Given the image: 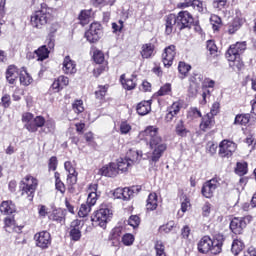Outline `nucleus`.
Masks as SVG:
<instances>
[{"label": "nucleus", "mask_w": 256, "mask_h": 256, "mask_svg": "<svg viewBox=\"0 0 256 256\" xmlns=\"http://www.w3.org/2000/svg\"><path fill=\"white\" fill-rule=\"evenodd\" d=\"M139 139L146 141L150 149H153L151 156L153 163H157L163 157V153L167 151V144L159 136V128L157 126H147L139 133Z\"/></svg>", "instance_id": "nucleus-1"}, {"label": "nucleus", "mask_w": 256, "mask_h": 256, "mask_svg": "<svg viewBox=\"0 0 256 256\" xmlns=\"http://www.w3.org/2000/svg\"><path fill=\"white\" fill-rule=\"evenodd\" d=\"M93 59H94V62L97 63V65H103V64L107 63V61L105 60V54L101 50L94 51Z\"/></svg>", "instance_id": "nucleus-52"}, {"label": "nucleus", "mask_w": 256, "mask_h": 256, "mask_svg": "<svg viewBox=\"0 0 256 256\" xmlns=\"http://www.w3.org/2000/svg\"><path fill=\"white\" fill-rule=\"evenodd\" d=\"M62 71L64 75H75L77 73V63L71 59V56L64 57Z\"/></svg>", "instance_id": "nucleus-23"}, {"label": "nucleus", "mask_w": 256, "mask_h": 256, "mask_svg": "<svg viewBox=\"0 0 256 256\" xmlns=\"http://www.w3.org/2000/svg\"><path fill=\"white\" fill-rule=\"evenodd\" d=\"M126 158L132 162V165H134V163H137L139 160V152L130 149L126 154Z\"/></svg>", "instance_id": "nucleus-62"}, {"label": "nucleus", "mask_w": 256, "mask_h": 256, "mask_svg": "<svg viewBox=\"0 0 256 256\" xmlns=\"http://www.w3.org/2000/svg\"><path fill=\"white\" fill-rule=\"evenodd\" d=\"M78 172H68L66 183L67 185H77Z\"/></svg>", "instance_id": "nucleus-61"}, {"label": "nucleus", "mask_w": 256, "mask_h": 256, "mask_svg": "<svg viewBox=\"0 0 256 256\" xmlns=\"http://www.w3.org/2000/svg\"><path fill=\"white\" fill-rule=\"evenodd\" d=\"M53 19V8L47 3L40 4V8L30 15V25L33 29H44Z\"/></svg>", "instance_id": "nucleus-3"}, {"label": "nucleus", "mask_w": 256, "mask_h": 256, "mask_svg": "<svg viewBox=\"0 0 256 256\" xmlns=\"http://www.w3.org/2000/svg\"><path fill=\"white\" fill-rule=\"evenodd\" d=\"M51 51H53V49H50L46 44L38 47V49L34 51V55H36L37 61H45V59H49Z\"/></svg>", "instance_id": "nucleus-34"}, {"label": "nucleus", "mask_w": 256, "mask_h": 256, "mask_svg": "<svg viewBox=\"0 0 256 256\" xmlns=\"http://www.w3.org/2000/svg\"><path fill=\"white\" fill-rule=\"evenodd\" d=\"M60 29L61 24H59V22H53L47 28L48 34L45 43L50 49H55V35H57Z\"/></svg>", "instance_id": "nucleus-18"}, {"label": "nucleus", "mask_w": 256, "mask_h": 256, "mask_svg": "<svg viewBox=\"0 0 256 256\" xmlns=\"http://www.w3.org/2000/svg\"><path fill=\"white\" fill-rule=\"evenodd\" d=\"M234 173L238 175V177H245V175L249 173V164L246 161L237 162Z\"/></svg>", "instance_id": "nucleus-40"}, {"label": "nucleus", "mask_w": 256, "mask_h": 256, "mask_svg": "<svg viewBox=\"0 0 256 256\" xmlns=\"http://www.w3.org/2000/svg\"><path fill=\"white\" fill-rule=\"evenodd\" d=\"M189 81L190 86L188 88V95L189 97H197V93H199V84L195 82V76H191Z\"/></svg>", "instance_id": "nucleus-49"}, {"label": "nucleus", "mask_w": 256, "mask_h": 256, "mask_svg": "<svg viewBox=\"0 0 256 256\" xmlns=\"http://www.w3.org/2000/svg\"><path fill=\"white\" fill-rule=\"evenodd\" d=\"M109 87V84L98 85L97 90L94 92L95 99H97V101H100V103H105V97H107Z\"/></svg>", "instance_id": "nucleus-36"}, {"label": "nucleus", "mask_w": 256, "mask_h": 256, "mask_svg": "<svg viewBox=\"0 0 256 256\" xmlns=\"http://www.w3.org/2000/svg\"><path fill=\"white\" fill-rule=\"evenodd\" d=\"M175 57H177V46L175 44H170L162 50L161 61L165 69H171L173 67Z\"/></svg>", "instance_id": "nucleus-13"}, {"label": "nucleus", "mask_w": 256, "mask_h": 256, "mask_svg": "<svg viewBox=\"0 0 256 256\" xmlns=\"http://www.w3.org/2000/svg\"><path fill=\"white\" fill-rule=\"evenodd\" d=\"M54 179L56 191H59L61 195H65V192L67 191V186H65V183L61 180V173H54Z\"/></svg>", "instance_id": "nucleus-43"}, {"label": "nucleus", "mask_w": 256, "mask_h": 256, "mask_svg": "<svg viewBox=\"0 0 256 256\" xmlns=\"http://www.w3.org/2000/svg\"><path fill=\"white\" fill-rule=\"evenodd\" d=\"M65 87H69V77L65 75H60L54 79L53 83L49 88V92L61 93V91H63Z\"/></svg>", "instance_id": "nucleus-17"}, {"label": "nucleus", "mask_w": 256, "mask_h": 256, "mask_svg": "<svg viewBox=\"0 0 256 256\" xmlns=\"http://www.w3.org/2000/svg\"><path fill=\"white\" fill-rule=\"evenodd\" d=\"M99 189V184L97 183H91L88 185V197L86 200V203L90 207H95L97 205V201L99 200L100 195L97 193V190Z\"/></svg>", "instance_id": "nucleus-21"}, {"label": "nucleus", "mask_w": 256, "mask_h": 256, "mask_svg": "<svg viewBox=\"0 0 256 256\" xmlns=\"http://www.w3.org/2000/svg\"><path fill=\"white\" fill-rule=\"evenodd\" d=\"M157 207H159V196H157V193L152 192L148 195L146 209L147 211H155Z\"/></svg>", "instance_id": "nucleus-35"}, {"label": "nucleus", "mask_w": 256, "mask_h": 256, "mask_svg": "<svg viewBox=\"0 0 256 256\" xmlns=\"http://www.w3.org/2000/svg\"><path fill=\"white\" fill-rule=\"evenodd\" d=\"M245 20L242 17L236 16L233 20L227 24V33L228 35H235L237 31L243 27Z\"/></svg>", "instance_id": "nucleus-28"}, {"label": "nucleus", "mask_w": 256, "mask_h": 256, "mask_svg": "<svg viewBox=\"0 0 256 256\" xmlns=\"http://www.w3.org/2000/svg\"><path fill=\"white\" fill-rule=\"evenodd\" d=\"M189 71H191L190 64H187L185 61H180L178 63V72L180 75V79H185L189 75Z\"/></svg>", "instance_id": "nucleus-46"}, {"label": "nucleus", "mask_w": 256, "mask_h": 256, "mask_svg": "<svg viewBox=\"0 0 256 256\" xmlns=\"http://www.w3.org/2000/svg\"><path fill=\"white\" fill-rule=\"evenodd\" d=\"M230 69L234 71L235 73H240L245 69V62L243 61V58L241 56H236V57H229L226 58Z\"/></svg>", "instance_id": "nucleus-27"}, {"label": "nucleus", "mask_w": 256, "mask_h": 256, "mask_svg": "<svg viewBox=\"0 0 256 256\" xmlns=\"http://www.w3.org/2000/svg\"><path fill=\"white\" fill-rule=\"evenodd\" d=\"M208 57L211 59H219L221 57V50L217 46V42L213 39L207 40L205 43Z\"/></svg>", "instance_id": "nucleus-22"}, {"label": "nucleus", "mask_w": 256, "mask_h": 256, "mask_svg": "<svg viewBox=\"0 0 256 256\" xmlns=\"http://www.w3.org/2000/svg\"><path fill=\"white\" fill-rule=\"evenodd\" d=\"M229 0H212V7L217 9V11H223L227 8V3Z\"/></svg>", "instance_id": "nucleus-58"}, {"label": "nucleus", "mask_w": 256, "mask_h": 256, "mask_svg": "<svg viewBox=\"0 0 256 256\" xmlns=\"http://www.w3.org/2000/svg\"><path fill=\"white\" fill-rule=\"evenodd\" d=\"M133 164L130 160H128L126 157L125 158H119L117 160V171H122V173H125L129 171V167H132Z\"/></svg>", "instance_id": "nucleus-44"}, {"label": "nucleus", "mask_w": 256, "mask_h": 256, "mask_svg": "<svg viewBox=\"0 0 256 256\" xmlns=\"http://www.w3.org/2000/svg\"><path fill=\"white\" fill-rule=\"evenodd\" d=\"M92 13H93V10L91 9L80 11L78 15V21H79V24L82 25V27H85V25H89L91 21Z\"/></svg>", "instance_id": "nucleus-39"}, {"label": "nucleus", "mask_w": 256, "mask_h": 256, "mask_svg": "<svg viewBox=\"0 0 256 256\" xmlns=\"http://www.w3.org/2000/svg\"><path fill=\"white\" fill-rule=\"evenodd\" d=\"M177 29L178 31H183L184 29H191L193 23H195V18L187 10H182L176 14Z\"/></svg>", "instance_id": "nucleus-11"}, {"label": "nucleus", "mask_w": 256, "mask_h": 256, "mask_svg": "<svg viewBox=\"0 0 256 256\" xmlns=\"http://www.w3.org/2000/svg\"><path fill=\"white\" fill-rule=\"evenodd\" d=\"M98 173L104 177H116L119 171L117 170V164L111 162L109 165H105L100 168Z\"/></svg>", "instance_id": "nucleus-32"}, {"label": "nucleus", "mask_w": 256, "mask_h": 256, "mask_svg": "<svg viewBox=\"0 0 256 256\" xmlns=\"http://www.w3.org/2000/svg\"><path fill=\"white\" fill-rule=\"evenodd\" d=\"M247 50V42L242 41V42H236L235 44H232L229 46L225 53V57H241L243 53Z\"/></svg>", "instance_id": "nucleus-15"}, {"label": "nucleus", "mask_w": 256, "mask_h": 256, "mask_svg": "<svg viewBox=\"0 0 256 256\" xmlns=\"http://www.w3.org/2000/svg\"><path fill=\"white\" fill-rule=\"evenodd\" d=\"M111 219H113V204L110 202H103L91 216L92 225L101 229H107Z\"/></svg>", "instance_id": "nucleus-4"}, {"label": "nucleus", "mask_w": 256, "mask_h": 256, "mask_svg": "<svg viewBox=\"0 0 256 256\" xmlns=\"http://www.w3.org/2000/svg\"><path fill=\"white\" fill-rule=\"evenodd\" d=\"M213 127H215V117H213L211 114H205L201 117L199 124L200 131L207 133V131H211Z\"/></svg>", "instance_id": "nucleus-25"}, {"label": "nucleus", "mask_w": 256, "mask_h": 256, "mask_svg": "<svg viewBox=\"0 0 256 256\" xmlns=\"http://www.w3.org/2000/svg\"><path fill=\"white\" fill-rule=\"evenodd\" d=\"M156 256H167L165 252V244L161 240H157L154 245Z\"/></svg>", "instance_id": "nucleus-54"}, {"label": "nucleus", "mask_w": 256, "mask_h": 256, "mask_svg": "<svg viewBox=\"0 0 256 256\" xmlns=\"http://www.w3.org/2000/svg\"><path fill=\"white\" fill-rule=\"evenodd\" d=\"M120 84L125 91H133L137 89V75L132 74L131 77L127 78L125 74H121Z\"/></svg>", "instance_id": "nucleus-19"}, {"label": "nucleus", "mask_w": 256, "mask_h": 256, "mask_svg": "<svg viewBox=\"0 0 256 256\" xmlns=\"http://www.w3.org/2000/svg\"><path fill=\"white\" fill-rule=\"evenodd\" d=\"M250 121H251V114L249 113L237 114L234 118L233 125H240L241 127H247Z\"/></svg>", "instance_id": "nucleus-38"}, {"label": "nucleus", "mask_w": 256, "mask_h": 256, "mask_svg": "<svg viewBox=\"0 0 256 256\" xmlns=\"http://www.w3.org/2000/svg\"><path fill=\"white\" fill-rule=\"evenodd\" d=\"M221 176L215 174L213 178L205 181L201 187V195L205 199H213L215 197V191L221 187Z\"/></svg>", "instance_id": "nucleus-7"}, {"label": "nucleus", "mask_w": 256, "mask_h": 256, "mask_svg": "<svg viewBox=\"0 0 256 256\" xmlns=\"http://www.w3.org/2000/svg\"><path fill=\"white\" fill-rule=\"evenodd\" d=\"M84 37L89 43H99L101 37H103V26L101 23H91L89 29L85 32Z\"/></svg>", "instance_id": "nucleus-12"}, {"label": "nucleus", "mask_w": 256, "mask_h": 256, "mask_svg": "<svg viewBox=\"0 0 256 256\" xmlns=\"http://www.w3.org/2000/svg\"><path fill=\"white\" fill-rule=\"evenodd\" d=\"M173 229H177V223H175L174 220H170L158 228V233H160V235H167L171 233Z\"/></svg>", "instance_id": "nucleus-41"}, {"label": "nucleus", "mask_w": 256, "mask_h": 256, "mask_svg": "<svg viewBox=\"0 0 256 256\" xmlns=\"http://www.w3.org/2000/svg\"><path fill=\"white\" fill-rule=\"evenodd\" d=\"M21 76V71L15 65H9L5 72V77L7 83L9 85H15L17 83V79Z\"/></svg>", "instance_id": "nucleus-20"}, {"label": "nucleus", "mask_w": 256, "mask_h": 256, "mask_svg": "<svg viewBox=\"0 0 256 256\" xmlns=\"http://www.w3.org/2000/svg\"><path fill=\"white\" fill-rule=\"evenodd\" d=\"M210 25H212L213 33H220L223 29V19L219 15L211 14Z\"/></svg>", "instance_id": "nucleus-37"}, {"label": "nucleus", "mask_w": 256, "mask_h": 256, "mask_svg": "<svg viewBox=\"0 0 256 256\" xmlns=\"http://www.w3.org/2000/svg\"><path fill=\"white\" fill-rule=\"evenodd\" d=\"M225 243V235L218 233L211 238V236H203L197 243V250L202 255H219L223 251Z\"/></svg>", "instance_id": "nucleus-2"}, {"label": "nucleus", "mask_w": 256, "mask_h": 256, "mask_svg": "<svg viewBox=\"0 0 256 256\" xmlns=\"http://www.w3.org/2000/svg\"><path fill=\"white\" fill-rule=\"evenodd\" d=\"M165 35H171L173 33V29H177V14L170 13L165 16Z\"/></svg>", "instance_id": "nucleus-26"}, {"label": "nucleus", "mask_w": 256, "mask_h": 256, "mask_svg": "<svg viewBox=\"0 0 256 256\" xmlns=\"http://www.w3.org/2000/svg\"><path fill=\"white\" fill-rule=\"evenodd\" d=\"M22 123L29 133H37L41 127H45V117H35L33 113L25 112L22 114Z\"/></svg>", "instance_id": "nucleus-6"}, {"label": "nucleus", "mask_w": 256, "mask_h": 256, "mask_svg": "<svg viewBox=\"0 0 256 256\" xmlns=\"http://www.w3.org/2000/svg\"><path fill=\"white\" fill-rule=\"evenodd\" d=\"M0 212L2 215H16L17 205L11 200H4L0 204Z\"/></svg>", "instance_id": "nucleus-29"}, {"label": "nucleus", "mask_w": 256, "mask_h": 256, "mask_svg": "<svg viewBox=\"0 0 256 256\" xmlns=\"http://www.w3.org/2000/svg\"><path fill=\"white\" fill-rule=\"evenodd\" d=\"M175 133L178 137H187L190 131L185 126V122L183 120H179V122L175 126Z\"/></svg>", "instance_id": "nucleus-45"}, {"label": "nucleus", "mask_w": 256, "mask_h": 256, "mask_svg": "<svg viewBox=\"0 0 256 256\" xmlns=\"http://www.w3.org/2000/svg\"><path fill=\"white\" fill-rule=\"evenodd\" d=\"M173 93L171 83H166L160 87V89L154 94V97H165Z\"/></svg>", "instance_id": "nucleus-48"}, {"label": "nucleus", "mask_w": 256, "mask_h": 256, "mask_svg": "<svg viewBox=\"0 0 256 256\" xmlns=\"http://www.w3.org/2000/svg\"><path fill=\"white\" fill-rule=\"evenodd\" d=\"M92 208L93 206H90L88 203L81 204L80 209L78 211V217L82 219L87 217L89 213H91Z\"/></svg>", "instance_id": "nucleus-51"}, {"label": "nucleus", "mask_w": 256, "mask_h": 256, "mask_svg": "<svg viewBox=\"0 0 256 256\" xmlns=\"http://www.w3.org/2000/svg\"><path fill=\"white\" fill-rule=\"evenodd\" d=\"M49 219L55 223L63 224L67 219V210L61 208L55 209L50 214Z\"/></svg>", "instance_id": "nucleus-31"}, {"label": "nucleus", "mask_w": 256, "mask_h": 256, "mask_svg": "<svg viewBox=\"0 0 256 256\" xmlns=\"http://www.w3.org/2000/svg\"><path fill=\"white\" fill-rule=\"evenodd\" d=\"M245 249V242H243V240L241 239H234L232 242V246H231V251L233 253V255L237 256L240 253H242Z\"/></svg>", "instance_id": "nucleus-42"}, {"label": "nucleus", "mask_w": 256, "mask_h": 256, "mask_svg": "<svg viewBox=\"0 0 256 256\" xmlns=\"http://www.w3.org/2000/svg\"><path fill=\"white\" fill-rule=\"evenodd\" d=\"M122 243L126 247H130L133 243H135V236L131 233H126L122 236Z\"/></svg>", "instance_id": "nucleus-59"}, {"label": "nucleus", "mask_w": 256, "mask_h": 256, "mask_svg": "<svg viewBox=\"0 0 256 256\" xmlns=\"http://www.w3.org/2000/svg\"><path fill=\"white\" fill-rule=\"evenodd\" d=\"M155 55H157V40L141 45L140 56L142 59H153Z\"/></svg>", "instance_id": "nucleus-16"}, {"label": "nucleus", "mask_w": 256, "mask_h": 256, "mask_svg": "<svg viewBox=\"0 0 256 256\" xmlns=\"http://www.w3.org/2000/svg\"><path fill=\"white\" fill-rule=\"evenodd\" d=\"M93 7H98V9H103V7H113L117 0H91Z\"/></svg>", "instance_id": "nucleus-50"}, {"label": "nucleus", "mask_w": 256, "mask_h": 256, "mask_svg": "<svg viewBox=\"0 0 256 256\" xmlns=\"http://www.w3.org/2000/svg\"><path fill=\"white\" fill-rule=\"evenodd\" d=\"M121 235H123L121 227H115L111 230L109 239L110 241H119V239H121Z\"/></svg>", "instance_id": "nucleus-55"}, {"label": "nucleus", "mask_w": 256, "mask_h": 256, "mask_svg": "<svg viewBox=\"0 0 256 256\" xmlns=\"http://www.w3.org/2000/svg\"><path fill=\"white\" fill-rule=\"evenodd\" d=\"M59 165V160L57 156H52L48 160V171H57V166Z\"/></svg>", "instance_id": "nucleus-63"}, {"label": "nucleus", "mask_w": 256, "mask_h": 256, "mask_svg": "<svg viewBox=\"0 0 256 256\" xmlns=\"http://www.w3.org/2000/svg\"><path fill=\"white\" fill-rule=\"evenodd\" d=\"M218 155L221 159H231L237 151V143L233 140L223 139L218 145Z\"/></svg>", "instance_id": "nucleus-10"}, {"label": "nucleus", "mask_w": 256, "mask_h": 256, "mask_svg": "<svg viewBox=\"0 0 256 256\" xmlns=\"http://www.w3.org/2000/svg\"><path fill=\"white\" fill-rule=\"evenodd\" d=\"M189 209H191V199L187 196H183L180 211H182V213H187Z\"/></svg>", "instance_id": "nucleus-60"}, {"label": "nucleus", "mask_w": 256, "mask_h": 256, "mask_svg": "<svg viewBox=\"0 0 256 256\" xmlns=\"http://www.w3.org/2000/svg\"><path fill=\"white\" fill-rule=\"evenodd\" d=\"M151 105H153L152 100L141 101L136 106V113H138L141 117H145V115H149V113H151Z\"/></svg>", "instance_id": "nucleus-33"}, {"label": "nucleus", "mask_w": 256, "mask_h": 256, "mask_svg": "<svg viewBox=\"0 0 256 256\" xmlns=\"http://www.w3.org/2000/svg\"><path fill=\"white\" fill-rule=\"evenodd\" d=\"M38 187L39 180L31 174H27L20 181L21 196L25 197L28 201H33L35 198V191H37Z\"/></svg>", "instance_id": "nucleus-5"}, {"label": "nucleus", "mask_w": 256, "mask_h": 256, "mask_svg": "<svg viewBox=\"0 0 256 256\" xmlns=\"http://www.w3.org/2000/svg\"><path fill=\"white\" fill-rule=\"evenodd\" d=\"M128 225L134 229H139V225H141V217H139V215H131L128 218Z\"/></svg>", "instance_id": "nucleus-56"}, {"label": "nucleus", "mask_w": 256, "mask_h": 256, "mask_svg": "<svg viewBox=\"0 0 256 256\" xmlns=\"http://www.w3.org/2000/svg\"><path fill=\"white\" fill-rule=\"evenodd\" d=\"M34 243L38 249L47 251V249H49V247H51L53 244V237L49 231L42 230L34 234Z\"/></svg>", "instance_id": "nucleus-9"}, {"label": "nucleus", "mask_w": 256, "mask_h": 256, "mask_svg": "<svg viewBox=\"0 0 256 256\" xmlns=\"http://www.w3.org/2000/svg\"><path fill=\"white\" fill-rule=\"evenodd\" d=\"M189 7H193V9H196L199 13H203V1L201 0H190L188 2H180L177 4L178 9H187Z\"/></svg>", "instance_id": "nucleus-30"}, {"label": "nucleus", "mask_w": 256, "mask_h": 256, "mask_svg": "<svg viewBox=\"0 0 256 256\" xmlns=\"http://www.w3.org/2000/svg\"><path fill=\"white\" fill-rule=\"evenodd\" d=\"M253 221V216L247 215L244 217H234L230 221V231L234 233V235H243L245 229H247V225H249Z\"/></svg>", "instance_id": "nucleus-8"}, {"label": "nucleus", "mask_w": 256, "mask_h": 256, "mask_svg": "<svg viewBox=\"0 0 256 256\" xmlns=\"http://www.w3.org/2000/svg\"><path fill=\"white\" fill-rule=\"evenodd\" d=\"M133 190H131V188L126 187V188H122V200L123 201H129L131 199V197H133Z\"/></svg>", "instance_id": "nucleus-64"}, {"label": "nucleus", "mask_w": 256, "mask_h": 256, "mask_svg": "<svg viewBox=\"0 0 256 256\" xmlns=\"http://www.w3.org/2000/svg\"><path fill=\"white\" fill-rule=\"evenodd\" d=\"M72 109L77 115L83 113V111H85V107L83 106V100H75L72 103Z\"/></svg>", "instance_id": "nucleus-57"}, {"label": "nucleus", "mask_w": 256, "mask_h": 256, "mask_svg": "<svg viewBox=\"0 0 256 256\" xmlns=\"http://www.w3.org/2000/svg\"><path fill=\"white\" fill-rule=\"evenodd\" d=\"M20 84H22L24 87H29L33 83V77L27 72V69H23L20 72V78H19Z\"/></svg>", "instance_id": "nucleus-47"}, {"label": "nucleus", "mask_w": 256, "mask_h": 256, "mask_svg": "<svg viewBox=\"0 0 256 256\" xmlns=\"http://www.w3.org/2000/svg\"><path fill=\"white\" fill-rule=\"evenodd\" d=\"M181 102L176 101L173 102L172 105H170L167 110H166V115L164 120L166 121V123H171V121H173V119H175L176 115H179V113L181 112Z\"/></svg>", "instance_id": "nucleus-24"}, {"label": "nucleus", "mask_w": 256, "mask_h": 256, "mask_svg": "<svg viewBox=\"0 0 256 256\" xmlns=\"http://www.w3.org/2000/svg\"><path fill=\"white\" fill-rule=\"evenodd\" d=\"M85 227V221L81 219H74L69 225V237L72 241L77 242L81 241V237H83L82 230Z\"/></svg>", "instance_id": "nucleus-14"}, {"label": "nucleus", "mask_w": 256, "mask_h": 256, "mask_svg": "<svg viewBox=\"0 0 256 256\" xmlns=\"http://www.w3.org/2000/svg\"><path fill=\"white\" fill-rule=\"evenodd\" d=\"M105 71H109V62H104V64H100L98 67L93 69L94 77H100L102 73Z\"/></svg>", "instance_id": "nucleus-53"}]
</instances>
